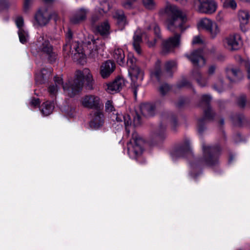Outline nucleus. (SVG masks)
I'll return each mask as SVG.
<instances>
[{"label": "nucleus", "mask_w": 250, "mask_h": 250, "mask_svg": "<svg viewBox=\"0 0 250 250\" xmlns=\"http://www.w3.org/2000/svg\"><path fill=\"white\" fill-rule=\"evenodd\" d=\"M94 80L90 70L84 68L76 71L73 82H68L63 86L64 93L70 97H73L81 91L85 85L89 90L93 89Z\"/></svg>", "instance_id": "nucleus-1"}, {"label": "nucleus", "mask_w": 250, "mask_h": 250, "mask_svg": "<svg viewBox=\"0 0 250 250\" xmlns=\"http://www.w3.org/2000/svg\"><path fill=\"white\" fill-rule=\"evenodd\" d=\"M167 11L169 15L167 21L168 30L177 33L184 31V24L187 21L186 12L173 5L167 6Z\"/></svg>", "instance_id": "nucleus-2"}, {"label": "nucleus", "mask_w": 250, "mask_h": 250, "mask_svg": "<svg viewBox=\"0 0 250 250\" xmlns=\"http://www.w3.org/2000/svg\"><path fill=\"white\" fill-rule=\"evenodd\" d=\"M203 156L199 158L198 163L203 166H212L218 162L217 155L219 149L208 145L203 144Z\"/></svg>", "instance_id": "nucleus-3"}, {"label": "nucleus", "mask_w": 250, "mask_h": 250, "mask_svg": "<svg viewBox=\"0 0 250 250\" xmlns=\"http://www.w3.org/2000/svg\"><path fill=\"white\" fill-rule=\"evenodd\" d=\"M133 62V59H130L128 60V63H131L128 70V73L132 81L133 93L136 97L137 94V89L143 79V72L138 66Z\"/></svg>", "instance_id": "nucleus-4"}, {"label": "nucleus", "mask_w": 250, "mask_h": 250, "mask_svg": "<svg viewBox=\"0 0 250 250\" xmlns=\"http://www.w3.org/2000/svg\"><path fill=\"white\" fill-rule=\"evenodd\" d=\"M36 45L38 51L45 54L51 62L56 60V54L53 51L52 46L44 35L38 38Z\"/></svg>", "instance_id": "nucleus-5"}, {"label": "nucleus", "mask_w": 250, "mask_h": 250, "mask_svg": "<svg viewBox=\"0 0 250 250\" xmlns=\"http://www.w3.org/2000/svg\"><path fill=\"white\" fill-rule=\"evenodd\" d=\"M194 7L199 13L212 14L216 11L217 4L214 0H194Z\"/></svg>", "instance_id": "nucleus-6"}, {"label": "nucleus", "mask_w": 250, "mask_h": 250, "mask_svg": "<svg viewBox=\"0 0 250 250\" xmlns=\"http://www.w3.org/2000/svg\"><path fill=\"white\" fill-rule=\"evenodd\" d=\"M132 139L127 144L128 153L130 157L136 158L143 151V140L136 133L132 135Z\"/></svg>", "instance_id": "nucleus-7"}, {"label": "nucleus", "mask_w": 250, "mask_h": 250, "mask_svg": "<svg viewBox=\"0 0 250 250\" xmlns=\"http://www.w3.org/2000/svg\"><path fill=\"white\" fill-rule=\"evenodd\" d=\"M88 38L90 40L86 42L88 55L91 58H95L103 51L104 43L101 39H93L92 35L89 36Z\"/></svg>", "instance_id": "nucleus-8"}, {"label": "nucleus", "mask_w": 250, "mask_h": 250, "mask_svg": "<svg viewBox=\"0 0 250 250\" xmlns=\"http://www.w3.org/2000/svg\"><path fill=\"white\" fill-rule=\"evenodd\" d=\"M52 18L56 21L58 20V16L56 13H51L45 8H42L38 11L35 16V20L36 24L39 25H45Z\"/></svg>", "instance_id": "nucleus-9"}, {"label": "nucleus", "mask_w": 250, "mask_h": 250, "mask_svg": "<svg viewBox=\"0 0 250 250\" xmlns=\"http://www.w3.org/2000/svg\"><path fill=\"white\" fill-rule=\"evenodd\" d=\"M81 104L88 109H97L102 104L101 98L94 94L86 95L81 98Z\"/></svg>", "instance_id": "nucleus-10"}, {"label": "nucleus", "mask_w": 250, "mask_h": 250, "mask_svg": "<svg viewBox=\"0 0 250 250\" xmlns=\"http://www.w3.org/2000/svg\"><path fill=\"white\" fill-rule=\"evenodd\" d=\"M224 44L229 50H237L242 45L241 37L237 34L230 35L224 39Z\"/></svg>", "instance_id": "nucleus-11"}, {"label": "nucleus", "mask_w": 250, "mask_h": 250, "mask_svg": "<svg viewBox=\"0 0 250 250\" xmlns=\"http://www.w3.org/2000/svg\"><path fill=\"white\" fill-rule=\"evenodd\" d=\"M146 28L148 30L153 29L155 37L152 38L150 35L146 34L144 36L145 42L148 47H154L157 40L161 38L160 28L155 22H152L150 25L146 26Z\"/></svg>", "instance_id": "nucleus-12"}, {"label": "nucleus", "mask_w": 250, "mask_h": 250, "mask_svg": "<svg viewBox=\"0 0 250 250\" xmlns=\"http://www.w3.org/2000/svg\"><path fill=\"white\" fill-rule=\"evenodd\" d=\"M187 57L194 66L201 67L205 64V60L203 57L202 51L201 49L195 50L190 55H187Z\"/></svg>", "instance_id": "nucleus-13"}, {"label": "nucleus", "mask_w": 250, "mask_h": 250, "mask_svg": "<svg viewBox=\"0 0 250 250\" xmlns=\"http://www.w3.org/2000/svg\"><path fill=\"white\" fill-rule=\"evenodd\" d=\"M89 10L84 8H80L76 10L70 18V22L73 24H78L87 18Z\"/></svg>", "instance_id": "nucleus-14"}, {"label": "nucleus", "mask_w": 250, "mask_h": 250, "mask_svg": "<svg viewBox=\"0 0 250 250\" xmlns=\"http://www.w3.org/2000/svg\"><path fill=\"white\" fill-rule=\"evenodd\" d=\"M180 35L176 34L174 36L171 37L168 39L164 41L163 42L164 51L168 52L174 47L178 46L180 44Z\"/></svg>", "instance_id": "nucleus-15"}, {"label": "nucleus", "mask_w": 250, "mask_h": 250, "mask_svg": "<svg viewBox=\"0 0 250 250\" xmlns=\"http://www.w3.org/2000/svg\"><path fill=\"white\" fill-rule=\"evenodd\" d=\"M104 123V114L100 111L94 112L92 115L90 126L94 129H98L102 126Z\"/></svg>", "instance_id": "nucleus-16"}, {"label": "nucleus", "mask_w": 250, "mask_h": 250, "mask_svg": "<svg viewBox=\"0 0 250 250\" xmlns=\"http://www.w3.org/2000/svg\"><path fill=\"white\" fill-rule=\"evenodd\" d=\"M124 86V80L119 78L107 84L106 90L108 92L113 94L119 91Z\"/></svg>", "instance_id": "nucleus-17"}, {"label": "nucleus", "mask_w": 250, "mask_h": 250, "mask_svg": "<svg viewBox=\"0 0 250 250\" xmlns=\"http://www.w3.org/2000/svg\"><path fill=\"white\" fill-rule=\"evenodd\" d=\"M54 83L49 85L48 88V92L51 97L56 96L57 94L60 87L65 85L63 83L62 79L61 77L55 76L54 78Z\"/></svg>", "instance_id": "nucleus-18"}, {"label": "nucleus", "mask_w": 250, "mask_h": 250, "mask_svg": "<svg viewBox=\"0 0 250 250\" xmlns=\"http://www.w3.org/2000/svg\"><path fill=\"white\" fill-rule=\"evenodd\" d=\"M115 64L111 61H107L101 66L100 74L103 78L108 77L114 70Z\"/></svg>", "instance_id": "nucleus-19"}, {"label": "nucleus", "mask_w": 250, "mask_h": 250, "mask_svg": "<svg viewBox=\"0 0 250 250\" xmlns=\"http://www.w3.org/2000/svg\"><path fill=\"white\" fill-rule=\"evenodd\" d=\"M111 117L113 120H116L118 122H122L123 120L126 131L128 134L129 133L128 127L131 125V122L130 117L128 115L123 116L122 114H119L117 112H115V113H112V115Z\"/></svg>", "instance_id": "nucleus-20"}, {"label": "nucleus", "mask_w": 250, "mask_h": 250, "mask_svg": "<svg viewBox=\"0 0 250 250\" xmlns=\"http://www.w3.org/2000/svg\"><path fill=\"white\" fill-rule=\"evenodd\" d=\"M67 49H69L70 52L74 53V55L77 54H81L82 56L83 55V50L78 42H74L72 43L67 42L64 47V49L66 50Z\"/></svg>", "instance_id": "nucleus-21"}, {"label": "nucleus", "mask_w": 250, "mask_h": 250, "mask_svg": "<svg viewBox=\"0 0 250 250\" xmlns=\"http://www.w3.org/2000/svg\"><path fill=\"white\" fill-rule=\"evenodd\" d=\"M227 74L228 78L231 81H235L242 76V72L240 69L236 67H230L227 68Z\"/></svg>", "instance_id": "nucleus-22"}, {"label": "nucleus", "mask_w": 250, "mask_h": 250, "mask_svg": "<svg viewBox=\"0 0 250 250\" xmlns=\"http://www.w3.org/2000/svg\"><path fill=\"white\" fill-rule=\"evenodd\" d=\"M154 106L152 104L144 103L140 105L141 112L144 116H153L154 113Z\"/></svg>", "instance_id": "nucleus-23"}, {"label": "nucleus", "mask_w": 250, "mask_h": 250, "mask_svg": "<svg viewBox=\"0 0 250 250\" xmlns=\"http://www.w3.org/2000/svg\"><path fill=\"white\" fill-rule=\"evenodd\" d=\"M250 15L248 11L246 10H240L237 14V19L241 25L247 24L250 20Z\"/></svg>", "instance_id": "nucleus-24"}, {"label": "nucleus", "mask_w": 250, "mask_h": 250, "mask_svg": "<svg viewBox=\"0 0 250 250\" xmlns=\"http://www.w3.org/2000/svg\"><path fill=\"white\" fill-rule=\"evenodd\" d=\"M113 56L119 65H123L125 64V56L121 48H116L113 52Z\"/></svg>", "instance_id": "nucleus-25"}, {"label": "nucleus", "mask_w": 250, "mask_h": 250, "mask_svg": "<svg viewBox=\"0 0 250 250\" xmlns=\"http://www.w3.org/2000/svg\"><path fill=\"white\" fill-rule=\"evenodd\" d=\"M192 76L200 86L204 87L207 85L208 83V79L203 77L199 70L193 71Z\"/></svg>", "instance_id": "nucleus-26"}, {"label": "nucleus", "mask_w": 250, "mask_h": 250, "mask_svg": "<svg viewBox=\"0 0 250 250\" xmlns=\"http://www.w3.org/2000/svg\"><path fill=\"white\" fill-rule=\"evenodd\" d=\"M206 32L211 38L214 39L220 33V28L216 22L213 21Z\"/></svg>", "instance_id": "nucleus-27"}, {"label": "nucleus", "mask_w": 250, "mask_h": 250, "mask_svg": "<svg viewBox=\"0 0 250 250\" xmlns=\"http://www.w3.org/2000/svg\"><path fill=\"white\" fill-rule=\"evenodd\" d=\"M213 21L208 18H202L198 21L197 24V28L199 30H203L206 31Z\"/></svg>", "instance_id": "nucleus-28"}, {"label": "nucleus", "mask_w": 250, "mask_h": 250, "mask_svg": "<svg viewBox=\"0 0 250 250\" xmlns=\"http://www.w3.org/2000/svg\"><path fill=\"white\" fill-rule=\"evenodd\" d=\"M113 17L117 20L118 23L122 26H124L126 23L125 17L122 10H116Z\"/></svg>", "instance_id": "nucleus-29"}, {"label": "nucleus", "mask_w": 250, "mask_h": 250, "mask_svg": "<svg viewBox=\"0 0 250 250\" xmlns=\"http://www.w3.org/2000/svg\"><path fill=\"white\" fill-rule=\"evenodd\" d=\"M142 42V37L139 35L135 34L133 37V41L132 44L134 49L139 55H141L142 52L140 46V44Z\"/></svg>", "instance_id": "nucleus-30"}, {"label": "nucleus", "mask_w": 250, "mask_h": 250, "mask_svg": "<svg viewBox=\"0 0 250 250\" xmlns=\"http://www.w3.org/2000/svg\"><path fill=\"white\" fill-rule=\"evenodd\" d=\"M53 109L54 105L53 103L47 101L42 104L41 111L43 115L48 116L52 112Z\"/></svg>", "instance_id": "nucleus-31"}, {"label": "nucleus", "mask_w": 250, "mask_h": 250, "mask_svg": "<svg viewBox=\"0 0 250 250\" xmlns=\"http://www.w3.org/2000/svg\"><path fill=\"white\" fill-rule=\"evenodd\" d=\"M98 31L102 35L109 33L110 25L107 21H105L101 23L97 27Z\"/></svg>", "instance_id": "nucleus-32"}, {"label": "nucleus", "mask_w": 250, "mask_h": 250, "mask_svg": "<svg viewBox=\"0 0 250 250\" xmlns=\"http://www.w3.org/2000/svg\"><path fill=\"white\" fill-rule=\"evenodd\" d=\"M51 72V71L50 69L48 70L43 68L36 74V80L42 83L50 76Z\"/></svg>", "instance_id": "nucleus-33"}, {"label": "nucleus", "mask_w": 250, "mask_h": 250, "mask_svg": "<svg viewBox=\"0 0 250 250\" xmlns=\"http://www.w3.org/2000/svg\"><path fill=\"white\" fill-rule=\"evenodd\" d=\"M100 6L96 7L95 10L97 12H101L102 13H107L111 8L110 4L105 0L100 2Z\"/></svg>", "instance_id": "nucleus-34"}, {"label": "nucleus", "mask_w": 250, "mask_h": 250, "mask_svg": "<svg viewBox=\"0 0 250 250\" xmlns=\"http://www.w3.org/2000/svg\"><path fill=\"white\" fill-rule=\"evenodd\" d=\"M19 39L22 43L26 42L28 40V34L23 29H20L18 32Z\"/></svg>", "instance_id": "nucleus-35"}, {"label": "nucleus", "mask_w": 250, "mask_h": 250, "mask_svg": "<svg viewBox=\"0 0 250 250\" xmlns=\"http://www.w3.org/2000/svg\"><path fill=\"white\" fill-rule=\"evenodd\" d=\"M143 4L148 10H153L156 7V3L153 0H143Z\"/></svg>", "instance_id": "nucleus-36"}, {"label": "nucleus", "mask_w": 250, "mask_h": 250, "mask_svg": "<svg viewBox=\"0 0 250 250\" xmlns=\"http://www.w3.org/2000/svg\"><path fill=\"white\" fill-rule=\"evenodd\" d=\"M161 74V70L160 69V62L157 61L156 63L155 69L153 72H152L151 75L152 76L156 77L157 78H159Z\"/></svg>", "instance_id": "nucleus-37"}, {"label": "nucleus", "mask_w": 250, "mask_h": 250, "mask_svg": "<svg viewBox=\"0 0 250 250\" xmlns=\"http://www.w3.org/2000/svg\"><path fill=\"white\" fill-rule=\"evenodd\" d=\"M105 111L107 112H116L114 106L113 104V103L111 101L108 100L107 101L105 104Z\"/></svg>", "instance_id": "nucleus-38"}, {"label": "nucleus", "mask_w": 250, "mask_h": 250, "mask_svg": "<svg viewBox=\"0 0 250 250\" xmlns=\"http://www.w3.org/2000/svg\"><path fill=\"white\" fill-rule=\"evenodd\" d=\"M95 13L93 14L91 18V21L92 24L97 22L103 16L101 12H97L95 10Z\"/></svg>", "instance_id": "nucleus-39"}, {"label": "nucleus", "mask_w": 250, "mask_h": 250, "mask_svg": "<svg viewBox=\"0 0 250 250\" xmlns=\"http://www.w3.org/2000/svg\"><path fill=\"white\" fill-rule=\"evenodd\" d=\"M176 65V63L174 61L167 62L165 64V67L167 70L169 71L174 68Z\"/></svg>", "instance_id": "nucleus-40"}, {"label": "nucleus", "mask_w": 250, "mask_h": 250, "mask_svg": "<svg viewBox=\"0 0 250 250\" xmlns=\"http://www.w3.org/2000/svg\"><path fill=\"white\" fill-rule=\"evenodd\" d=\"M15 22L17 27L19 28V29H22V27L23 25L24 21L22 17H19L17 18Z\"/></svg>", "instance_id": "nucleus-41"}, {"label": "nucleus", "mask_w": 250, "mask_h": 250, "mask_svg": "<svg viewBox=\"0 0 250 250\" xmlns=\"http://www.w3.org/2000/svg\"><path fill=\"white\" fill-rule=\"evenodd\" d=\"M169 87L167 84H164L160 86L159 89L160 93L163 95L165 94L169 90Z\"/></svg>", "instance_id": "nucleus-42"}, {"label": "nucleus", "mask_w": 250, "mask_h": 250, "mask_svg": "<svg viewBox=\"0 0 250 250\" xmlns=\"http://www.w3.org/2000/svg\"><path fill=\"white\" fill-rule=\"evenodd\" d=\"M214 87L218 92L222 91L224 88L222 81L220 80L218 84H215Z\"/></svg>", "instance_id": "nucleus-43"}, {"label": "nucleus", "mask_w": 250, "mask_h": 250, "mask_svg": "<svg viewBox=\"0 0 250 250\" xmlns=\"http://www.w3.org/2000/svg\"><path fill=\"white\" fill-rule=\"evenodd\" d=\"M245 66L247 72V78L249 79H250V62L249 61L245 62Z\"/></svg>", "instance_id": "nucleus-44"}, {"label": "nucleus", "mask_w": 250, "mask_h": 250, "mask_svg": "<svg viewBox=\"0 0 250 250\" xmlns=\"http://www.w3.org/2000/svg\"><path fill=\"white\" fill-rule=\"evenodd\" d=\"M246 98L244 97H240L238 100V104L241 107H244L246 104Z\"/></svg>", "instance_id": "nucleus-45"}, {"label": "nucleus", "mask_w": 250, "mask_h": 250, "mask_svg": "<svg viewBox=\"0 0 250 250\" xmlns=\"http://www.w3.org/2000/svg\"><path fill=\"white\" fill-rule=\"evenodd\" d=\"M122 5L126 9H130L132 5V2L128 0H125L122 2Z\"/></svg>", "instance_id": "nucleus-46"}, {"label": "nucleus", "mask_w": 250, "mask_h": 250, "mask_svg": "<svg viewBox=\"0 0 250 250\" xmlns=\"http://www.w3.org/2000/svg\"><path fill=\"white\" fill-rule=\"evenodd\" d=\"M180 153H183L184 152L190 153L191 152V149L189 145H187L184 148H182L179 150Z\"/></svg>", "instance_id": "nucleus-47"}, {"label": "nucleus", "mask_w": 250, "mask_h": 250, "mask_svg": "<svg viewBox=\"0 0 250 250\" xmlns=\"http://www.w3.org/2000/svg\"><path fill=\"white\" fill-rule=\"evenodd\" d=\"M133 124L135 126H137L141 124V118L140 116L137 114L134 118Z\"/></svg>", "instance_id": "nucleus-48"}, {"label": "nucleus", "mask_w": 250, "mask_h": 250, "mask_svg": "<svg viewBox=\"0 0 250 250\" xmlns=\"http://www.w3.org/2000/svg\"><path fill=\"white\" fill-rule=\"evenodd\" d=\"M213 114V113L210 107H208L207 110L205 111V117L207 118H211Z\"/></svg>", "instance_id": "nucleus-49"}, {"label": "nucleus", "mask_w": 250, "mask_h": 250, "mask_svg": "<svg viewBox=\"0 0 250 250\" xmlns=\"http://www.w3.org/2000/svg\"><path fill=\"white\" fill-rule=\"evenodd\" d=\"M190 83L187 80H183L178 84L177 86L178 88H181L189 85Z\"/></svg>", "instance_id": "nucleus-50"}, {"label": "nucleus", "mask_w": 250, "mask_h": 250, "mask_svg": "<svg viewBox=\"0 0 250 250\" xmlns=\"http://www.w3.org/2000/svg\"><path fill=\"white\" fill-rule=\"evenodd\" d=\"M40 103V102L39 99H33L30 102L31 105L34 107L39 105Z\"/></svg>", "instance_id": "nucleus-51"}, {"label": "nucleus", "mask_w": 250, "mask_h": 250, "mask_svg": "<svg viewBox=\"0 0 250 250\" xmlns=\"http://www.w3.org/2000/svg\"><path fill=\"white\" fill-rule=\"evenodd\" d=\"M228 4L232 9H235L237 6L236 3L234 0H228Z\"/></svg>", "instance_id": "nucleus-52"}, {"label": "nucleus", "mask_w": 250, "mask_h": 250, "mask_svg": "<svg viewBox=\"0 0 250 250\" xmlns=\"http://www.w3.org/2000/svg\"><path fill=\"white\" fill-rule=\"evenodd\" d=\"M31 4V0H24V9L26 11L29 9Z\"/></svg>", "instance_id": "nucleus-53"}, {"label": "nucleus", "mask_w": 250, "mask_h": 250, "mask_svg": "<svg viewBox=\"0 0 250 250\" xmlns=\"http://www.w3.org/2000/svg\"><path fill=\"white\" fill-rule=\"evenodd\" d=\"M216 70V67L215 65H211L209 67L208 69V74L209 75H212L214 73Z\"/></svg>", "instance_id": "nucleus-54"}, {"label": "nucleus", "mask_w": 250, "mask_h": 250, "mask_svg": "<svg viewBox=\"0 0 250 250\" xmlns=\"http://www.w3.org/2000/svg\"><path fill=\"white\" fill-rule=\"evenodd\" d=\"M202 43V40L198 36L195 37L192 41V43L193 44H199Z\"/></svg>", "instance_id": "nucleus-55"}, {"label": "nucleus", "mask_w": 250, "mask_h": 250, "mask_svg": "<svg viewBox=\"0 0 250 250\" xmlns=\"http://www.w3.org/2000/svg\"><path fill=\"white\" fill-rule=\"evenodd\" d=\"M211 99V97L209 95H204L202 97V100L203 102H205L206 103H208L209 101H210Z\"/></svg>", "instance_id": "nucleus-56"}, {"label": "nucleus", "mask_w": 250, "mask_h": 250, "mask_svg": "<svg viewBox=\"0 0 250 250\" xmlns=\"http://www.w3.org/2000/svg\"><path fill=\"white\" fill-rule=\"evenodd\" d=\"M217 20L219 21H221L223 19V13L221 12H218L216 17Z\"/></svg>", "instance_id": "nucleus-57"}, {"label": "nucleus", "mask_w": 250, "mask_h": 250, "mask_svg": "<svg viewBox=\"0 0 250 250\" xmlns=\"http://www.w3.org/2000/svg\"><path fill=\"white\" fill-rule=\"evenodd\" d=\"M72 35L71 32L70 31H68V33L66 34V38H67L66 43L67 42H70V40L72 38Z\"/></svg>", "instance_id": "nucleus-58"}, {"label": "nucleus", "mask_w": 250, "mask_h": 250, "mask_svg": "<svg viewBox=\"0 0 250 250\" xmlns=\"http://www.w3.org/2000/svg\"><path fill=\"white\" fill-rule=\"evenodd\" d=\"M204 127L201 125H199L198 127V130L199 133H202L204 130Z\"/></svg>", "instance_id": "nucleus-59"}, {"label": "nucleus", "mask_w": 250, "mask_h": 250, "mask_svg": "<svg viewBox=\"0 0 250 250\" xmlns=\"http://www.w3.org/2000/svg\"><path fill=\"white\" fill-rule=\"evenodd\" d=\"M44 1L47 2H50L53 1L54 0H43Z\"/></svg>", "instance_id": "nucleus-60"}, {"label": "nucleus", "mask_w": 250, "mask_h": 250, "mask_svg": "<svg viewBox=\"0 0 250 250\" xmlns=\"http://www.w3.org/2000/svg\"><path fill=\"white\" fill-rule=\"evenodd\" d=\"M221 124L223 125L224 124V121L223 120L220 121Z\"/></svg>", "instance_id": "nucleus-61"}]
</instances>
